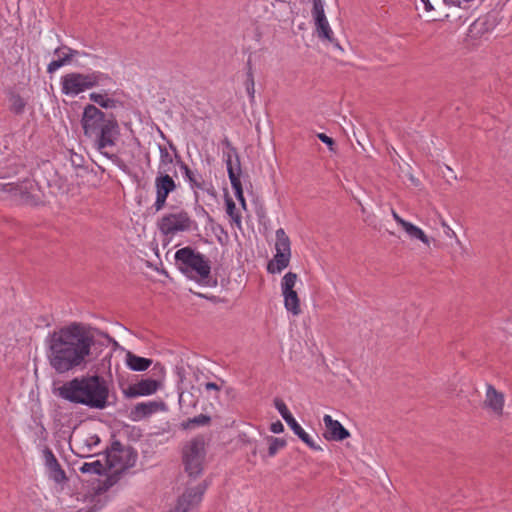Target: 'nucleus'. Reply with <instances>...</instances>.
I'll list each match as a JSON object with an SVG mask.
<instances>
[{"mask_svg":"<svg viewBox=\"0 0 512 512\" xmlns=\"http://www.w3.org/2000/svg\"><path fill=\"white\" fill-rule=\"evenodd\" d=\"M203 387H204L205 391H207V392L214 391L216 394H218L222 388L221 385H218L215 382H206L203 384Z\"/></svg>","mask_w":512,"mask_h":512,"instance_id":"obj_41","label":"nucleus"},{"mask_svg":"<svg viewBox=\"0 0 512 512\" xmlns=\"http://www.w3.org/2000/svg\"><path fill=\"white\" fill-rule=\"evenodd\" d=\"M315 26H316L317 35L320 39L327 40L331 43H334L333 31H332L326 17L321 18V20L316 19Z\"/></svg>","mask_w":512,"mask_h":512,"instance_id":"obj_25","label":"nucleus"},{"mask_svg":"<svg viewBox=\"0 0 512 512\" xmlns=\"http://www.w3.org/2000/svg\"><path fill=\"white\" fill-rule=\"evenodd\" d=\"M392 215H393V218L394 220L403 228L405 226V224L408 222L406 220H404L403 218H401L394 210L392 211Z\"/></svg>","mask_w":512,"mask_h":512,"instance_id":"obj_45","label":"nucleus"},{"mask_svg":"<svg viewBox=\"0 0 512 512\" xmlns=\"http://www.w3.org/2000/svg\"><path fill=\"white\" fill-rule=\"evenodd\" d=\"M93 344V336L81 324L54 331L48 338L50 365L60 374L79 367L90 356Z\"/></svg>","mask_w":512,"mask_h":512,"instance_id":"obj_1","label":"nucleus"},{"mask_svg":"<svg viewBox=\"0 0 512 512\" xmlns=\"http://www.w3.org/2000/svg\"><path fill=\"white\" fill-rule=\"evenodd\" d=\"M126 364L131 370L142 372L151 366L152 360L137 356L136 354L128 351L126 354Z\"/></svg>","mask_w":512,"mask_h":512,"instance_id":"obj_22","label":"nucleus"},{"mask_svg":"<svg viewBox=\"0 0 512 512\" xmlns=\"http://www.w3.org/2000/svg\"><path fill=\"white\" fill-rule=\"evenodd\" d=\"M40 427H41V433L46 434L47 432H46L45 427L43 425H40Z\"/></svg>","mask_w":512,"mask_h":512,"instance_id":"obj_48","label":"nucleus"},{"mask_svg":"<svg viewBox=\"0 0 512 512\" xmlns=\"http://www.w3.org/2000/svg\"><path fill=\"white\" fill-rule=\"evenodd\" d=\"M284 298V306L286 310L290 313H292L294 316H297L301 313L300 308V299L298 297V294L295 290L283 292L282 293Z\"/></svg>","mask_w":512,"mask_h":512,"instance_id":"obj_23","label":"nucleus"},{"mask_svg":"<svg viewBox=\"0 0 512 512\" xmlns=\"http://www.w3.org/2000/svg\"><path fill=\"white\" fill-rule=\"evenodd\" d=\"M167 169L159 171L155 178L156 199L153 208L156 212L161 211L166 206V201L170 193L174 192L177 185L174 179L166 173Z\"/></svg>","mask_w":512,"mask_h":512,"instance_id":"obj_9","label":"nucleus"},{"mask_svg":"<svg viewBox=\"0 0 512 512\" xmlns=\"http://www.w3.org/2000/svg\"><path fill=\"white\" fill-rule=\"evenodd\" d=\"M223 157L227 166V172L229 173V167H231L232 171L236 175V177L241 176L242 170H241V163H240V157L239 154H226V152H223Z\"/></svg>","mask_w":512,"mask_h":512,"instance_id":"obj_29","label":"nucleus"},{"mask_svg":"<svg viewBox=\"0 0 512 512\" xmlns=\"http://www.w3.org/2000/svg\"><path fill=\"white\" fill-rule=\"evenodd\" d=\"M325 432L323 436L328 441H343L350 436V432L338 421L334 420L330 415L323 417Z\"/></svg>","mask_w":512,"mask_h":512,"instance_id":"obj_15","label":"nucleus"},{"mask_svg":"<svg viewBox=\"0 0 512 512\" xmlns=\"http://www.w3.org/2000/svg\"><path fill=\"white\" fill-rule=\"evenodd\" d=\"M160 159H159V169H166V166L172 164L174 162L173 155L168 151V149L163 145H158Z\"/></svg>","mask_w":512,"mask_h":512,"instance_id":"obj_35","label":"nucleus"},{"mask_svg":"<svg viewBox=\"0 0 512 512\" xmlns=\"http://www.w3.org/2000/svg\"><path fill=\"white\" fill-rule=\"evenodd\" d=\"M112 82V78L103 72L91 73L71 72L61 77V92L67 96H76L86 90Z\"/></svg>","mask_w":512,"mask_h":512,"instance_id":"obj_4","label":"nucleus"},{"mask_svg":"<svg viewBox=\"0 0 512 512\" xmlns=\"http://www.w3.org/2000/svg\"><path fill=\"white\" fill-rule=\"evenodd\" d=\"M79 471L83 474L102 475L105 472V466L100 460H95L92 462H84L79 467Z\"/></svg>","mask_w":512,"mask_h":512,"instance_id":"obj_27","label":"nucleus"},{"mask_svg":"<svg viewBox=\"0 0 512 512\" xmlns=\"http://www.w3.org/2000/svg\"><path fill=\"white\" fill-rule=\"evenodd\" d=\"M246 92L250 97L251 102L255 98V81L254 75L251 66V60L247 61V72H246V81H245Z\"/></svg>","mask_w":512,"mask_h":512,"instance_id":"obj_32","label":"nucleus"},{"mask_svg":"<svg viewBox=\"0 0 512 512\" xmlns=\"http://www.w3.org/2000/svg\"><path fill=\"white\" fill-rule=\"evenodd\" d=\"M204 457L205 442L203 437H196L184 446L183 464L189 476L197 477L202 473Z\"/></svg>","mask_w":512,"mask_h":512,"instance_id":"obj_7","label":"nucleus"},{"mask_svg":"<svg viewBox=\"0 0 512 512\" xmlns=\"http://www.w3.org/2000/svg\"><path fill=\"white\" fill-rule=\"evenodd\" d=\"M312 14L314 17V20L325 18V12H324V5L322 0H313V10Z\"/></svg>","mask_w":512,"mask_h":512,"instance_id":"obj_37","label":"nucleus"},{"mask_svg":"<svg viewBox=\"0 0 512 512\" xmlns=\"http://www.w3.org/2000/svg\"><path fill=\"white\" fill-rule=\"evenodd\" d=\"M317 137L319 138L320 141H322L328 146L330 151H334L335 141L333 140V138L329 137L325 133H319Z\"/></svg>","mask_w":512,"mask_h":512,"instance_id":"obj_38","label":"nucleus"},{"mask_svg":"<svg viewBox=\"0 0 512 512\" xmlns=\"http://www.w3.org/2000/svg\"><path fill=\"white\" fill-rule=\"evenodd\" d=\"M120 136V127L117 120L111 114L107 122L102 128L94 135L95 145L97 149L106 157L111 159L112 163L116 165L123 172H128V165L116 154H110L106 149L116 144Z\"/></svg>","mask_w":512,"mask_h":512,"instance_id":"obj_5","label":"nucleus"},{"mask_svg":"<svg viewBox=\"0 0 512 512\" xmlns=\"http://www.w3.org/2000/svg\"><path fill=\"white\" fill-rule=\"evenodd\" d=\"M56 394L63 400L91 409L103 410L109 405V387L99 375L75 377L58 387Z\"/></svg>","mask_w":512,"mask_h":512,"instance_id":"obj_2","label":"nucleus"},{"mask_svg":"<svg viewBox=\"0 0 512 512\" xmlns=\"http://www.w3.org/2000/svg\"><path fill=\"white\" fill-rule=\"evenodd\" d=\"M111 487V479L108 478L104 483L103 485L99 486L98 489L96 490V493L97 494H100L102 492H105L107 491L109 488Z\"/></svg>","mask_w":512,"mask_h":512,"instance_id":"obj_43","label":"nucleus"},{"mask_svg":"<svg viewBox=\"0 0 512 512\" xmlns=\"http://www.w3.org/2000/svg\"><path fill=\"white\" fill-rule=\"evenodd\" d=\"M229 179L231 182V186L234 190L235 197L237 200L245 207V198L243 195L242 183L239 177H236L231 167H229Z\"/></svg>","mask_w":512,"mask_h":512,"instance_id":"obj_30","label":"nucleus"},{"mask_svg":"<svg viewBox=\"0 0 512 512\" xmlns=\"http://www.w3.org/2000/svg\"><path fill=\"white\" fill-rule=\"evenodd\" d=\"M9 109L16 115H21L26 107V101L18 94L11 92L9 94Z\"/></svg>","mask_w":512,"mask_h":512,"instance_id":"obj_26","label":"nucleus"},{"mask_svg":"<svg viewBox=\"0 0 512 512\" xmlns=\"http://www.w3.org/2000/svg\"><path fill=\"white\" fill-rule=\"evenodd\" d=\"M297 281V274L294 272L286 273L281 281V291L288 292L293 291Z\"/></svg>","mask_w":512,"mask_h":512,"instance_id":"obj_34","label":"nucleus"},{"mask_svg":"<svg viewBox=\"0 0 512 512\" xmlns=\"http://www.w3.org/2000/svg\"><path fill=\"white\" fill-rule=\"evenodd\" d=\"M79 51L74 50L68 46H61L54 50V55L57 56V59L52 60L47 66V72L52 74L56 72L59 68L69 64L73 57L79 55Z\"/></svg>","mask_w":512,"mask_h":512,"instance_id":"obj_19","label":"nucleus"},{"mask_svg":"<svg viewBox=\"0 0 512 512\" xmlns=\"http://www.w3.org/2000/svg\"><path fill=\"white\" fill-rule=\"evenodd\" d=\"M168 145H169V148L173 151L174 153V161L176 162V164L179 166V168L181 169V163H185L184 161H182L180 155L178 154V151H177V148L176 146L174 145L173 142L171 141H168Z\"/></svg>","mask_w":512,"mask_h":512,"instance_id":"obj_40","label":"nucleus"},{"mask_svg":"<svg viewBox=\"0 0 512 512\" xmlns=\"http://www.w3.org/2000/svg\"><path fill=\"white\" fill-rule=\"evenodd\" d=\"M446 3H451L454 6L460 7L461 6V0H444Z\"/></svg>","mask_w":512,"mask_h":512,"instance_id":"obj_47","label":"nucleus"},{"mask_svg":"<svg viewBox=\"0 0 512 512\" xmlns=\"http://www.w3.org/2000/svg\"><path fill=\"white\" fill-rule=\"evenodd\" d=\"M165 403L162 401H147L137 403L130 411V419L133 421H141L158 411L163 410Z\"/></svg>","mask_w":512,"mask_h":512,"instance_id":"obj_18","label":"nucleus"},{"mask_svg":"<svg viewBox=\"0 0 512 512\" xmlns=\"http://www.w3.org/2000/svg\"><path fill=\"white\" fill-rule=\"evenodd\" d=\"M270 431L275 434L282 433L284 431V425L281 421L277 420L270 425Z\"/></svg>","mask_w":512,"mask_h":512,"instance_id":"obj_42","label":"nucleus"},{"mask_svg":"<svg viewBox=\"0 0 512 512\" xmlns=\"http://www.w3.org/2000/svg\"><path fill=\"white\" fill-rule=\"evenodd\" d=\"M181 171L184 174L185 180L194 191L196 201H198V191L206 192L212 198H216V190L211 182L204 180L203 176L198 172L192 170L186 163H181Z\"/></svg>","mask_w":512,"mask_h":512,"instance_id":"obj_13","label":"nucleus"},{"mask_svg":"<svg viewBox=\"0 0 512 512\" xmlns=\"http://www.w3.org/2000/svg\"><path fill=\"white\" fill-rule=\"evenodd\" d=\"M159 231L165 236H174L180 232L197 229V223L183 209L163 215L157 222Z\"/></svg>","mask_w":512,"mask_h":512,"instance_id":"obj_6","label":"nucleus"},{"mask_svg":"<svg viewBox=\"0 0 512 512\" xmlns=\"http://www.w3.org/2000/svg\"><path fill=\"white\" fill-rule=\"evenodd\" d=\"M37 190V185L33 180H25L10 189L15 196L19 197L21 203L31 206L37 205L40 200Z\"/></svg>","mask_w":512,"mask_h":512,"instance_id":"obj_14","label":"nucleus"},{"mask_svg":"<svg viewBox=\"0 0 512 512\" xmlns=\"http://www.w3.org/2000/svg\"><path fill=\"white\" fill-rule=\"evenodd\" d=\"M274 406L285 420L291 430L311 449L321 451L322 448L314 442L308 433L301 427V425L295 420L293 415L288 410L283 400L279 398L274 399Z\"/></svg>","mask_w":512,"mask_h":512,"instance_id":"obj_11","label":"nucleus"},{"mask_svg":"<svg viewBox=\"0 0 512 512\" xmlns=\"http://www.w3.org/2000/svg\"><path fill=\"white\" fill-rule=\"evenodd\" d=\"M423 2V4L425 5V10L426 11H430L433 9L431 3L429 0H421Z\"/></svg>","mask_w":512,"mask_h":512,"instance_id":"obj_46","label":"nucleus"},{"mask_svg":"<svg viewBox=\"0 0 512 512\" xmlns=\"http://www.w3.org/2000/svg\"><path fill=\"white\" fill-rule=\"evenodd\" d=\"M404 231L408 234V236L412 239H418L426 245H429V238L424 233L422 229L415 226L414 224L407 222L403 227Z\"/></svg>","mask_w":512,"mask_h":512,"instance_id":"obj_28","label":"nucleus"},{"mask_svg":"<svg viewBox=\"0 0 512 512\" xmlns=\"http://www.w3.org/2000/svg\"><path fill=\"white\" fill-rule=\"evenodd\" d=\"M89 99L98 104L100 107L105 109H113L116 108L117 105L120 103L118 100L111 98L108 96V93H97L92 92L89 94Z\"/></svg>","mask_w":512,"mask_h":512,"instance_id":"obj_24","label":"nucleus"},{"mask_svg":"<svg viewBox=\"0 0 512 512\" xmlns=\"http://www.w3.org/2000/svg\"><path fill=\"white\" fill-rule=\"evenodd\" d=\"M226 212L231 217V219L237 223L238 225L241 223V215L237 211L236 205L234 201L230 197H226Z\"/></svg>","mask_w":512,"mask_h":512,"instance_id":"obj_36","label":"nucleus"},{"mask_svg":"<svg viewBox=\"0 0 512 512\" xmlns=\"http://www.w3.org/2000/svg\"><path fill=\"white\" fill-rule=\"evenodd\" d=\"M158 388L159 382L157 380L147 378L129 385L123 392L127 398H136L139 396L152 395L158 390Z\"/></svg>","mask_w":512,"mask_h":512,"instance_id":"obj_17","label":"nucleus"},{"mask_svg":"<svg viewBox=\"0 0 512 512\" xmlns=\"http://www.w3.org/2000/svg\"><path fill=\"white\" fill-rule=\"evenodd\" d=\"M108 118L103 111L93 104H88L83 111L81 124L85 136L93 138L94 135L107 122Z\"/></svg>","mask_w":512,"mask_h":512,"instance_id":"obj_10","label":"nucleus"},{"mask_svg":"<svg viewBox=\"0 0 512 512\" xmlns=\"http://www.w3.org/2000/svg\"><path fill=\"white\" fill-rule=\"evenodd\" d=\"M131 455L132 450L130 448H125L121 445L120 442L115 441L111 445V450L108 452L107 459L111 467L120 464L121 468H125L132 464L130 463V459H128L126 462L121 463L122 458L126 456L130 457Z\"/></svg>","mask_w":512,"mask_h":512,"instance_id":"obj_20","label":"nucleus"},{"mask_svg":"<svg viewBox=\"0 0 512 512\" xmlns=\"http://www.w3.org/2000/svg\"><path fill=\"white\" fill-rule=\"evenodd\" d=\"M207 489L205 482L197 484L195 487H189L178 498L177 504L171 512H188L198 506L202 501L203 495Z\"/></svg>","mask_w":512,"mask_h":512,"instance_id":"obj_12","label":"nucleus"},{"mask_svg":"<svg viewBox=\"0 0 512 512\" xmlns=\"http://www.w3.org/2000/svg\"><path fill=\"white\" fill-rule=\"evenodd\" d=\"M43 459L49 472V478L60 484L67 480L66 473L49 447L43 449Z\"/></svg>","mask_w":512,"mask_h":512,"instance_id":"obj_16","label":"nucleus"},{"mask_svg":"<svg viewBox=\"0 0 512 512\" xmlns=\"http://www.w3.org/2000/svg\"><path fill=\"white\" fill-rule=\"evenodd\" d=\"M276 254L274 258L269 261L267 270L269 273H280L288 267L291 257L290 239L285 233L283 228L276 230Z\"/></svg>","mask_w":512,"mask_h":512,"instance_id":"obj_8","label":"nucleus"},{"mask_svg":"<svg viewBox=\"0 0 512 512\" xmlns=\"http://www.w3.org/2000/svg\"><path fill=\"white\" fill-rule=\"evenodd\" d=\"M221 143L227 149L226 150V154H234V155H236V153H238L237 149L232 145L231 141L227 137H225L221 141ZM223 152H225V150Z\"/></svg>","mask_w":512,"mask_h":512,"instance_id":"obj_39","label":"nucleus"},{"mask_svg":"<svg viewBox=\"0 0 512 512\" xmlns=\"http://www.w3.org/2000/svg\"><path fill=\"white\" fill-rule=\"evenodd\" d=\"M485 405L497 415H501L504 407V395L498 392L492 385H488Z\"/></svg>","mask_w":512,"mask_h":512,"instance_id":"obj_21","label":"nucleus"},{"mask_svg":"<svg viewBox=\"0 0 512 512\" xmlns=\"http://www.w3.org/2000/svg\"><path fill=\"white\" fill-rule=\"evenodd\" d=\"M211 422V417L205 414H200L193 418H188L182 423L184 429H191L196 426H207Z\"/></svg>","mask_w":512,"mask_h":512,"instance_id":"obj_31","label":"nucleus"},{"mask_svg":"<svg viewBox=\"0 0 512 512\" xmlns=\"http://www.w3.org/2000/svg\"><path fill=\"white\" fill-rule=\"evenodd\" d=\"M175 265L188 278L205 286H216L217 280L211 277L210 261L205 255L187 246L178 249L174 256Z\"/></svg>","mask_w":512,"mask_h":512,"instance_id":"obj_3","label":"nucleus"},{"mask_svg":"<svg viewBox=\"0 0 512 512\" xmlns=\"http://www.w3.org/2000/svg\"><path fill=\"white\" fill-rule=\"evenodd\" d=\"M266 440L269 443L268 455L270 457L275 456L279 450L283 449L287 445L286 440L283 438L268 436Z\"/></svg>","mask_w":512,"mask_h":512,"instance_id":"obj_33","label":"nucleus"},{"mask_svg":"<svg viewBox=\"0 0 512 512\" xmlns=\"http://www.w3.org/2000/svg\"><path fill=\"white\" fill-rule=\"evenodd\" d=\"M100 443V438L97 435L90 436L87 440V445L89 448H92L93 446H96Z\"/></svg>","mask_w":512,"mask_h":512,"instance_id":"obj_44","label":"nucleus"}]
</instances>
